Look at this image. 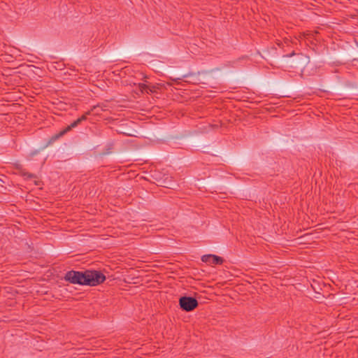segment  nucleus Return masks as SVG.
I'll return each instance as SVG.
<instances>
[{
  "mask_svg": "<svg viewBox=\"0 0 358 358\" xmlns=\"http://www.w3.org/2000/svg\"><path fill=\"white\" fill-rule=\"evenodd\" d=\"M91 113V111H88L86 113L85 115H83L81 117L78 118V120H75L73 122H72L70 125L66 127L64 130L61 131L58 134H57L55 136V138H58L71 130L73 128L77 127L82 121L85 120L87 119V115H90Z\"/></svg>",
  "mask_w": 358,
  "mask_h": 358,
  "instance_id": "7ed1b4c3",
  "label": "nucleus"
},
{
  "mask_svg": "<svg viewBox=\"0 0 358 358\" xmlns=\"http://www.w3.org/2000/svg\"><path fill=\"white\" fill-rule=\"evenodd\" d=\"M103 109L99 105L94 106L91 109V113L94 112L95 115H99L101 111H103Z\"/></svg>",
  "mask_w": 358,
  "mask_h": 358,
  "instance_id": "39448f33",
  "label": "nucleus"
},
{
  "mask_svg": "<svg viewBox=\"0 0 358 358\" xmlns=\"http://www.w3.org/2000/svg\"><path fill=\"white\" fill-rule=\"evenodd\" d=\"M203 262L209 264H222L224 262L223 259L215 255H205L201 257Z\"/></svg>",
  "mask_w": 358,
  "mask_h": 358,
  "instance_id": "20e7f679",
  "label": "nucleus"
},
{
  "mask_svg": "<svg viewBox=\"0 0 358 358\" xmlns=\"http://www.w3.org/2000/svg\"><path fill=\"white\" fill-rule=\"evenodd\" d=\"M64 278L73 284L90 286H96L106 280L103 274L96 271H87L84 273L71 271L66 273Z\"/></svg>",
  "mask_w": 358,
  "mask_h": 358,
  "instance_id": "f257e3e1",
  "label": "nucleus"
},
{
  "mask_svg": "<svg viewBox=\"0 0 358 358\" xmlns=\"http://www.w3.org/2000/svg\"><path fill=\"white\" fill-rule=\"evenodd\" d=\"M198 301L196 299L190 296H182L179 299V305L180 308L189 312L195 309L198 306Z\"/></svg>",
  "mask_w": 358,
  "mask_h": 358,
  "instance_id": "f03ea898",
  "label": "nucleus"
},
{
  "mask_svg": "<svg viewBox=\"0 0 358 358\" xmlns=\"http://www.w3.org/2000/svg\"><path fill=\"white\" fill-rule=\"evenodd\" d=\"M138 88L141 92L148 93V86L144 83L138 84Z\"/></svg>",
  "mask_w": 358,
  "mask_h": 358,
  "instance_id": "423d86ee",
  "label": "nucleus"
},
{
  "mask_svg": "<svg viewBox=\"0 0 358 358\" xmlns=\"http://www.w3.org/2000/svg\"><path fill=\"white\" fill-rule=\"evenodd\" d=\"M155 89H156V86H152V87L148 86V93L154 92L155 91Z\"/></svg>",
  "mask_w": 358,
  "mask_h": 358,
  "instance_id": "0eeeda50",
  "label": "nucleus"
}]
</instances>
